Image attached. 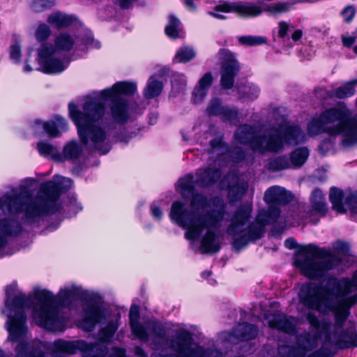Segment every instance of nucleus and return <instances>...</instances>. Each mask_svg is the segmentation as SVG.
Returning <instances> with one entry per match:
<instances>
[{
  "label": "nucleus",
  "instance_id": "61",
  "mask_svg": "<svg viewBox=\"0 0 357 357\" xmlns=\"http://www.w3.org/2000/svg\"><path fill=\"white\" fill-rule=\"evenodd\" d=\"M218 54L221 56H227L228 55V52L227 50H225V49H221Z\"/></svg>",
  "mask_w": 357,
  "mask_h": 357
},
{
  "label": "nucleus",
  "instance_id": "9",
  "mask_svg": "<svg viewBox=\"0 0 357 357\" xmlns=\"http://www.w3.org/2000/svg\"><path fill=\"white\" fill-rule=\"evenodd\" d=\"M356 104L357 106V98ZM307 130L310 136L322 132L340 135L342 146L349 148L357 144V114L352 115L346 105H340L324 111L319 117L313 118L307 124Z\"/></svg>",
  "mask_w": 357,
  "mask_h": 357
},
{
  "label": "nucleus",
  "instance_id": "49",
  "mask_svg": "<svg viewBox=\"0 0 357 357\" xmlns=\"http://www.w3.org/2000/svg\"><path fill=\"white\" fill-rule=\"evenodd\" d=\"M289 24L285 22H280L278 23V37L284 39L288 33Z\"/></svg>",
  "mask_w": 357,
  "mask_h": 357
},
{
  "label": "nucleus",
  "instance_id": "13",
  "mask_svg": "<svg viewBox=\"0 0 357 357\" xmlns=\"http://www.w3.org/2000/svg\"><path fill=\"white\" fill-rule=\"evenodd\" d=\"M107 317L106 308L100 298L91 296L84 303L82 326L85 331H92L98 323Z\"/></svg>",
  "mask_w": 357,
  "mask_h": 357
},
{
  "label": "nucleus",
  "instance_id": "46",
  "mask_svg": "<svg viewBox=\"0 0 357 357\" xmlns=\"http://www.w3.org/2000/svg\"><path fill=\"white\" fill-rule=\"evenodd\" d=\"M290 4L288 3H277L269 6L266 10L271 13H284L289 10Z\"/></svg>",
  "mask_w": 357,
  "mask_h": 357
},
{
  "label": "nucleus",
  "instance_id": "59",
  "mask_svg": "<svg viewBox=\"0 0 357 357\" xmlns=\"http://www.w3.org/2000/svg\"><path fill=\"white\" fill-rule=\"evenodd\" d=\"M211 272L210 271H204L202 273L203 278L208 279L209 276H211Z\"/></svg>",
  "mask_w": 357,
  "mask_h": 357
},
{
  "label": "nucleus",
  "instance_id": "4",
  "mask_svg": "<svg viewBox=\"0 0 357 357\" xmlns=\"http://www.w3.org/2000/svg\"><path fill=\"white\" fill-rule=\"evenodd\" d=\"M72 185L70 178L54 176L53 181L41 184L35 197L22 186L13 188L11 193H5L0 197V209L10 214L23 213L25 223L38 226L47 216L61 212L63 208L58 200Z\"/></svg>",
  "mask_w": 357,
  "mask_h": 357
},
{
  "label": "nucleus",
  "instance_id": "20",
  "mask_svg": "<svg viewBox=\"0 0 357 357\" xmlns=\"http://www.w3.org/2000/svg\"><path fill=\"white\" fill-rule=\"evenodd\" d=\"M83 155L82 144L77 140H71L64 145L62 152H59V155H56V158L59 162L68 161L77 164L80 162Z\"/></svg>",
  "mask_w": 357,
  "mask_h": 357
},
{
  "label": "nucleus",
  "instance_id": "54",
  "mask_svg": "<svg viewBox=\"0 0 357 357\" xmlns=\"http://www.w3.org/2000/svg\"><path fill=\"white\" fill-rule=\"evenodd\" d=\"M284 245L289 249H294L296 248V242L293 238H289L285 241Z\"/></svg>",
  "mask_w": 357,
  "mask_h": 357
},
{
  "label": "nucleus",
  "instance_id": "23",
  "mask_svg": "<svg viewBox=\"0 0 357 357\" xmlns=\"http://www.w3.org/2000/svg\"><path fill=\"white\" fill-rule=\"evenodd\" d=\"M221 170L215 167L199 168L196 172V185L208 187L213 185L221 176Z\"/></svg>",
  "mask_w": 357,
  "mask_h": 357
},
{
  "label": "nucleus",
  "instance_id": "25",
  "mask_svg": "<svg viewBox=\"0 0 357 357\" xmlns=\"http://www.w3.org/2000/svg\"><path fill=\"white\" fill-rule=\"evenodd\" d=\"M213 77L211 73H205L199 80L197 86L192 92V101L196 103H200L206 97L208 89L212 84Z\"/></svg>",
  "mask_w": 357,
  "mask_h": 357
},
{
  "label": "nucleus",
  "instance_id": "3",
  "mask_svg": "<svg viewBox=\"0 0 357 357\" xmlns=\"http://www.w3.org/2000/svg\"><path fill=\"white\" fill-rule=\"evenodd\" d=\"M192 196L190 205L195 211L204 210L209 206V203L216 206L217 209H211L199 215H196L192 210H190L180 201L174 202L172 204L169 218L172 222L183 229H186L185 237L188 240L194 241L200 237L204 231L200 243V250L203 254L218 252L220 249L219 239L215 234L224 216V202L219 197H212L210 200L202 195L196 193Z\"/></svg>",
  "mask_w": 357,
  "mask_h": 357
},
{
  "label": "nucleus",
  "instance_id": "11",
  "mask_svg": "<svg viewBox=\"0 0 357 357\" xmlns=\"http://www.w3.org/2000/svg\"><path fill=\"white\" fill-rule=\"evenodd\" d=\"M340 263L341 259L335 252L314 244L305 246L294 260L302 274L311 279H321Z\"/></svg>",
  "mask_w": 357,
  "mask_h": 357
},
{
  "label": "nucleus",
  "instance_id": "58",
  "mask_svg": "<svg viewBox=\"0 0 357 357\" xmlns=\"http://www.w3.org/2000/svg\"><path fill=\"white\" fill-rule=\"evenodd\" d=\"M158 117V114L157 112H151L149 114V123L153 125L156 123Z\"/></svg>",
  "mask_w": 357,
  "mask_h": 357
},
{
  "label": "nucleus",
  "instance_id": "34",
  "mask_svg": "<svg viewBox=\"0 0 357 357\" xmlns=\"http://www.w3.org/2000/svg\"><path fill=\"white\" fill-rule=\"evenodd\" d=\"M268 170L279 172L291 168L289 159L286 155H280L271 159L267 165Z\"/></svg>",
  "mask_w": 357,
  "mask_h": 357
},
{
  "label": "nucleus",
  "instance_id": "2",
  "mask_svg": "<svg viewBox=\"0 0 357 357\" xmlns=\"http://www.w3.org/2000/svg\"><path fill=\"white\" fill-rule=\"evenodd\" d=\"M136 91L135 83L119 82L102 90L99 98L86 101L82 111L73 102L68 105L69 115L86 149L105 155L112 142L127 144L136 137L135 131L123 126L129 119L128 102L123 96H131Z\"/></svg>",
  "mask_w": 357,
  "mask_h": 357
},
{
  "label": "nucleus",
  "instance_id": "39",
  "mask_svg": "<svg viewBox=\"0 0 357 357\" xmlns=\"http://www.w3.org/2000/svg\"><path fill=\"white\" fill-rule=\"evenodd\" d=\"M238 41L242 45L256 46L266 43V39L263 36H245L240 37Z\"/></svg>",
  "mask_w": 357,
  "mask_h": 357
},
{
  "label": "nucleus",
  "instance_id": "17",
  "mask_svg": "<svg viewBox=\"0 0 357 357\" xmlns=\"http://www.w3.org/2000/svg\"><path fill=\"white\" fill-rule=\"evenodd\" d=\"M211 154H215L222 159L228 155L234 162H240L245 158V151L239 147H236L231 151H229L227 145L222 141V137H218L214 138L210 142Z\"/></svg>",
  "mask_w": 357,
  "mask_h": 357
},
{
  "label": "nucleus",
  "instance_id": "44",
  "mask_svg": "<svg viewBox=\"0 0 357 357\" xmlns=\"http://www.w3.org/2000/svg\"><path fill=\"white\" fill-rule=\"evenodd\" d=\"M51 30L50 27L45 24H41L38 26L36 37L39 41H44L50 36Z\"/></svg>",
  "mask_w": 357,
  "mask_h": 357
},
{
  "label": "nucleus",
  "instance_id": "16",
  "mask_svg": "<svg viewBox=\"0 0 357 357\" xmlns=\"http://www.w3.org/2000/svg\"><path fill=\"white\" fill-rule=\"evenodd\" d=\"M32 126L36 131L42 128L52 138L61 137L68 129L66 120L59 115L54 116L51 120L46 122L35 120Z\"/></svg>",
  "mask_w": 357,
  "mask_h": 357
},
{
  "label": "nucleus",
  "instance_id": "10",
  "mask_svg": "<svg viewBox=\"0 0 357 357\" xmlns=\"http://www.w3.org/2000/svg\"><path fill=\"white\" fill-rule=\"evenodd\" d=\"M146 328H149L153 335V344L157 349L165 346L176 354L165 355L153 354L151 357H222V353L217 349H205L203 347L195 342L192 333L184 328L176 331L172 339L167 337L165 327L160 322L150 321L146 323Z\"/></svg>",
  "mask_w": 357,
  "mask_h": 357
},
{
  "label": "nucleus",
  "instance_id": "50",
  "mask_svg": "<svg viewBox=\"0 0 357 357\" xmlns=\"http://www.w3.org/2000/svg\"><path fill=\"white\" fill-rule=\"evenodd\" d=\"M151 215L157 220H160L162 217V211L160 207L152 204L151 206Z\"/></svg>",
  "mask_w": 357,
  "mask_h": 357
},
{
  "label": "nucleus",
  "instance_id": "6",
  "mask_svg": "<svg viewBox=\"0 0 357 357\" xmlns=\"http://www.w3.org/2000/svg\"><path fill=\"white\" fill-rule=\"evenodd\" d=\"M234 140L243 145H249L257 153H278L283 151L285 144L298 145L306 140V135L298 126L280 125L278 128L265 130L257 135V127L247 123L239 126L234 135Z\"/></svg>",
  "mask_w": 357,
  "mask_h": 357
},
{
  "label": "nucleus",
  "instance_id": "47",
  "mask_svg": "<svg viewBox=\"0 0 357 357\" xmlns=\"http://www.w3.org/2000/svg\"><path fill=\"white\" fill-rule=\"evenodd\" d=\"M333 248L335 251L343 255H347L349 250V243L342 241H337L333 243Z\"/></svg>",
  "mask_w": 357,
  "mask_h": 357
},
{
  "label": "nucleus",
  "instance_id": "8",
  "mask_svg": "<svg viewBox=\"0 0 357 357\" xmlns=\"http://www.w3.org/2000/svg\"><path fill=\"white\" fill-rule=\"evenodd\" d=\"M100 47V43L94 42L91 33L78 36L61 33L54 38V45L45 43L38 50L39 68L45 73H61L68 68L70 62L68 54L69 52L84 51L89 47Z\"/></svg>",
  "mask_w": 357,
  "mask_h": 357
},
{
  "label": "nucleus",
  "instance_id": "19",
  "mask_svg": "<svg viewBox=\"0 0 357 357\" xmlns=\"http://www.w3.org/2000/svg\"><path fill=\"white\" fill-rule=\"evenodd\" d=\"M206 112L209 116H219L224 121H228L232 123H236L239 121V114L237 108L222 106L220 100L218 98L211 100Z\"/></svg>",
  "mask_w": 357,
  "mask_h": 357
},
{
  "label": "nucleus",
  "instance_id": "63",
  "mask_svg": "<svg viewBox=\"0 0 357 357\" xmlns=\"http://www.w3.org/2000/svg\"><path fill=\"white\" fill-rule=\"evenodd\" d=\"M210 15L214 16L215 17L219 18V19H223V16L222 15H220L216 13L210 12Z\"/></svg>",
  "mask_w": 357,
  "mask_h": 357
},
{
  "label": "nucleus",
  "instance_id": "53",
  "mask_svg": "<svg viewBox=\"0 0 357 357\" xmlns=\"http://www.w3.org/2000/svg\"><path fill=\"white\" fill-rule=\"evenodd\" d=\"M69 208V211H73V214H76L79 211H80L82 208L80 206H78V204L76 202V200H73L70 202V205L68 206Z\"/></svg>",
  "mask_w": 357,
  "mask_h": 357
},
{
  "label": "nucleus",
  "instance_id": "41",
  "mask_svg": "<svg viewBox=\"0 0 357 357\" xmlns=\"http://www.w3.org/2000/svg\"><path fill=\"white\" fill-rule=\"evenodd\" d=\"M337 136V135H329L328 138L325 139L321 142L319 149L322 154H326L334 149L335 144V137Z\"/></svg>",
  "mask_w": 357,
  "mask_h": 357
},
{
  "label": "nucleus",
  "instance_id": "29",
  "mask_svg": "<svg viewBox=\"0 0 357 357\" xmlns=\"http://www.w3.org/2000/svg\"><path fill=\"white\" fill-rule=\"evenodd\" d=\"M162 82L151 76L146 84V86L144 90V96L147 99H152L158 96L162 90Z\"/></svg>",
  "mask_w": 357,
  "mask_h": 357
},
{
  "label": "nucleus",
  "instance_id": "56",
  "mask_svg": "<svg viewBox=\"0 0 357 357\" xmlns=\"http://www.w3.org/2000/svg\"><path fill=\"white\" fill-rule=\"evenodd\" d=\"M302 36H303L302 31L300 29H297V30L294 31V32L292 33L291 38L294 42H296L301 38Z\"/></svg>",
  "mask_w": 357,
  "mask_h": 357
},
{
  "label": "nucleus",
  "instance_id": "33",
  "mask_svg": "<svg viewBox=\"0 0 357 357\" xmlns=\"http://www.w3.org/2000/svg\"><path fill=\"white\" fill-rule=\"evenodd\" d=\"M330 201L333 205V208L340 213H344L346 209L343 204V192L342 190L333 187L330 190Z\"/></svg>",
  "mask_w": 357,
  "mask_h": 357
},
{
  "label": "nucleus",
  "instance_id": "24",
  "mask_svg": "<svg viewBox=\"0 0 357 357\" xmlns=\"http://www.w3.org/2000/svg\"><path fill=\"white\" fill-rule=\"evenodd\" d=\"M139 307L136 305H132L129 312V319L132 332L139 340L147 341L149 340V333L146 326L139 322Z\"/></svg>",
  "mask_w": 357,
  "mask_h": 357
},
{
  "label": "nucleus",
  "instance_id": "60",
  "mask_svg": "<svg viewBox=\"0 0 357 357\" xmlns=\"http://www.w3.org/2000/svg\"><path fill=\"white\" fill-rule=\"evenodd\" d=\"M325 92H326L325 90L321 89H315V93H316L317 96H319L321 97V93H324Z\"/></svg>",
  "mask_w": 357,
  "mask_h": 357
},
{
  "label": "nucleus",
  "instance_id": "35",
  "mask_svg": "<svg viewBox=\"0 0 357 357\" xmlns=\"http://www.w3.org/2000/svg\"><path fill=\"white\" fill-rule=\"evenodd\" d=\"M309 156V151L306 147H302L296 149L290 155V162L291 167H301L306 161Z\"/></svg>",
  "mask_w": 357,
  "mask_h": 357
},
{
  "label": "nucleus",
  "instance_id": "12",
  "mask_svg": "<svg viewBox=\"0 0 357 357\" xmlns=\"http://www.w3.org/2000/svg\"><path fill=\"white\" fill-rule=\"evenodd\" d=\"M120 319V314L116 313L107 325L99 331L98 337L100 343H88L83 340L74 341L58 340L53 343V349L55 351L68 354L80 351L84 357H103L107 353L105 344L111 342L119 328Z\"/></svg>",
  "mask_w": 357,
  "mask_h": 357
},
{
  "label": "nucleus",
  "instance_id": "38",
  "mask_svg": "<svg viewBox=\"0 0 357 357\" xmlns=\"http://www.w3.org/2000/svg\"><path fill=\"white\" fill-rule=\"evenodd\" d=\"M354 93L355 89L353 87L352 83H349V82L333 91V96L340 99L352 96Z\"/></svg>",
  "mask_w": 357,
  "mask_h": 357
},
{
  "label": "nucleus",
  "instance_id": "37",
  "mask_svg": "<svg viewBox=\"0 0 357 357\" xmlns=\"http://www.w3.org/2000/svg\"><path fill=\"white\" fill-rule=\"evenodd\" d=\"M195 55L196 52L193 48L181 47L177 50L174 61L178 63H187L195 58Z\"/></svg>",
  "mask_w": 357,
  "mask_h": 357
},
{
  "label": "nucleus",
  "instance_id": "43",
  "mask_svg": "<svg viewBox=\"0 0 357 357\" xmlns=\"http://www.w3.org/2000/svg\"><path fill=\"white\" fill-rule=\"evenodd\" d=\"M54 5V0H33L31 8L35 12H42Z\"/></svg>",
  "mask_w": 357,
  "mask_h": 357
},
{
  "label": "nucleus",
  "instance_id": "7",
  "mask_svg": "<svg viewBox=\"0 0 357 357\" xmlns=\"http://www.w3.org/2000/svg\"><path fill=\"white\" fill-rule=\"evenodd\" d=\"M80 291L74 284L61 288L56 295L46 289L36 291L31 314L34 323L50 331H63L68 319L64 310Z\"/></svg>",
  "mask_w": 357,
  "mask_h": 357
},
{
  "label": "nucleus",
  "instance_id": "32",
  "mask_svg": "<svg viewBox=\"0 0 357 357\" xmlns=\"http://www.w3.org/2000/svg\"><path fill=\"white\" fill-rule=\"evenodd\" d=\"M165 33L169 38H177L183 36V31L181 27V22L175 16L170 15L169 22L165 26Z\"/></svg>",
  "mask_w": 357,
  "mask_h": 357
},
{
  "label": "nucleus",
  "instance_id": "30",
  "mask_svg": "<svg viewBox=\"0 0 357 357\" xmlns=\"http://www.w3.org/2000/svg\"><path fill=\"white\" fill-rule=\"evenodd\" d=\"M240 98L247 100H255L260 93V89L253 83H247L238 88Z\"/></svg>",
  "mask_w": 357,
  "mask_h": 357
},
{
  "label": "nucleus",
  "instance_id": "57",
  "mask_svg": "<svg viewBox=\"0 0 357 357\" xmlns=\"http://www.w3.org/2000/svg\"><path fill=\"white\" fill-rule=\"evenodd\" d=\"M307 319L309 320L310 323L313 326H317L319 324V320L317 317L312 314V313H309L307 314Z\"/></svg>",
  "mask_w": 357,
  "mask_h": 357
},
{
  "label": "nucleus",
  "instance_id": "62",
  "mask_svg": "<svg viewBox=\"0 0 357 357\" xmlns=\"http://www.w3.org/2000/svg\"><path fill=\"white\" fill-rule=\"evenodd\" d=\"M32 70V68L28 63H26L24 67V72H31Z\"/></svg>",
  "mask_w": 357,
  "mask_h": 357
},
{
  "label": "nucleus",
  "instance_id": "21",
  "mask_svg": "<svg viewBox=\"0 0 357 357\" xmlns=\"http://www.w3.org/2000/svg\"><path fill=\"white\" fill-rule=\"evenodd\" d=\"M239 70V66L236 60L230 56L222 63L221 85L224 89H231L234 82V77Z\"/></svg>",
  "mask_w": 357,
  "mask_h": 357
},
{
  "label": "nucleus",
  "instance_id": "15",
  "mask_svg": "<svg viewBox=\"0 0 357 357\" xmlns=\"http://www.w3.org/2000/svg\"><path fill=\"white\" fill-rule=\"evenodd\" d=\"M220 186L228 190V197L231 202L241 199L248 190V183L241 180L236 172H229L220 181Z\"/></svg>",
  "mask_w": 357,
  "mask_h": 357
},
{
  "label": "nucleus",
  "instance_id": "64",
  "mask_svg": "<svg viewBox=\"0 0 357 357\" xmlns=\"http://www.w3.org/2000/svg\"><path fill=\"white\" fill-rule=\"evenodd\" d=\"M58 227H59V225H56V226H54V227H53V226H49V227L47 228V229L48 231H53V230H55Z\"/></svg>",
  "mask_w": 357,
  "mask_h": 357
},
{
  "label": "nucleus",
  "instance_id": "22",
  "mask_svg": "<svg viewBox=\"0 0 357 357\" xmlns=\"http://www.w3.org/2000/svg\"><path fill=\"white\" fill-rule=\"evenodd\" d=\"M222 7L224 11H236L241 15L248 17H255L259 16L262 13V9L259 5L248 2L225 3Z\"/></svg>",
  "mask_w": 357,
  "mask_h": 357
},
{
  "label": "nucleus",
  "instance_id": "5",
  "mask_svg": "<svg viewBox=\"0 0 357 357\" xmlns=\"http://www.w3.org/2000/svg\"><path fill=\"white\" fill-rule=\"evenodd\" d=\"M264 199L268 208L259 210L252 221V204H242L231 214L226 232L233 238L232 245L236 250L264 237L266 226L275 223L280 215L278 206L289 203L291 195L284 188L274 185L266 190Z\"/></svg>",
  "mask_w": 357,
  "mask_h": 357
},
{
  "label": "nucleus",
  "instance_id": "31",
  "mask_svg": "<svg viewBox=\"0 0 357 357\" xmlns=\"http://www.w3.org/2000/svg\"><path fill=\"white\" fill-rule=\"evenodd\" d=\"M312 210L316 213L325 215L327 211V205L325 202L323 192L319 190H314L311 195Z\"/></svg>",
  "mask_w": 357,
  "mask_h": 357
},
{
  "label": "nucleus",
  "instance_id": "55",
  "mask_svg": "<svg viewBox=\"0 0 357 357\" xmlns=\"http://www.w3.org/2000/svg\"><path fill=\"white\" fill-rule=\"evenodd\" d=\"M183 3L189 10L193 11L196 9L193 0H183Z\"/></svg>",
  "mask_w": 357,
  "mask_h": 357
},
{
  "label": "nucleus",
  "instance_id": "45",
  "mask_svg": "<svg viewBox=\"0 0 357 357\" xmlns=\"http://www.w3.org/2000/svg\"><path fill=\"white\" fill-rule=\"evenodd\" d=\"M356 14V8L354 6H347L341 12V15L345 22H350L354 19Z\"/></svg>",
  "mask_w": 357,
  "mask_h": 357
},
{
  "label": "nucleus",
  "instance_id": "48",
  "mask_svg": "<svg viewBox=\"0 0 357 357\" xmlns=\"http://www.w3.org/2000/svg\"><path fill=\"white\" fill-rule=\"evenodd\" d=\"M10 56L16 63H19L21 57L20 47L17 43L10 46Z\"/></svg>",
  "mask_w": 357,
  "mask_h": 357
},
{
  "label": "nucleus",
  "instance_id": "40",
  "mask_svg": "<svg viewBox=\"0 0 357 357\" xmlns=\"http://www.w3.org/2000/svg\"><path fill=\"white\" fill-rule=\"evenodd\" d=\"M345 202L349 208L351 219L357 222V192L348 196Z\"/></svg>",
  "mask_w": 357,
  "mask_h": 357
},
{
  "label": "nucleus",
  "instance_id": "14",
  "mask_svg": "<svg viewBox=\"0 0 357 357\" xmlns=\"http://www.w3.org/2000/svg\"><path fill=\"white\" fill-rule=\"evenodd\" d=\"M22 231V227L18 220L12 218H0V257L8 255L4 252L5 248L10 240L18 236Z\"/></svg>",
  "mask_w": 357,
  "mask_h": 357
},
{
  "label": "nucleus",
  "instance_id": "52",
  "mask_svg": "<svg viewBox=\"0 0 357 357\" xmlns=\"http://www.w3.org/2000/svg\"><path fill=\"white\" fill-rule=\"evenodd\" d=\"M342 43L344 46L347 47H351L356 41V37L354 36H342Z\"/></svg>",
  "mask_w": 357,
  "mask_h": 357
},
{
  "label": "nucleus",
  "instance_id": "18",
  "mask_svg": "<svg viewBox=\"0 0 357 357\" xmlns=\"http://www.w3.org/2000/svg\"><path fill=\"white\" fill-rule=\"evenodd\" d=\"M265 321L270 328L287 334L294 335L296 331L297 321L292 317L282 314H270L265 317Z\"/></svg>",
  "mask_w": 357,
  "mask_h": 357
},
{
  "label": "nucleus",
  "instance_id": "36",
  "mask_svg": "<svg viewBox=\"0 0 357 357\" xmlns=\"http://www.w3.org/2000/svg\"><path fill=\"white\" fill-rule=\"evenodd\" d=\"M36 148L40 155L44 157L51 156L54 160L58 161L56 155H59V152L56 147L52 144L45 141H40L37 143Z\"/></svg>",
  "mask_w": 357,
  "mask_h": 357
},
{
  "label": "nucleus",
  "instance_id": "27",
  "mask_svg": "<svg viewBox=\"0 0 357 357\" xmlns=\"http://www.w3.org/2000/svg\"><path fill=\"white\" fill-rule=\"evenodd\" d=\"M47 22L54 27L61 29L73 24L77 22V18L74 15L57 12L49 15Z\"/></svg>",
  "mask_w": 357,
  "mask_h": 357
},
{
  "label": "nucleus",
  "instance_id": "1",
  "mask_svg": "<svg viewBox=\"0 0 357 357\" xmlns=\"http://www.w3.org/2000/svg\"><path fill=\"white\" fill-rule=\"evenodd\" d=\"M357 271L352 278L331 277L324 285L305 282L298 292L300 302L309 309L324 314L333 312L334 324L324 328L319 335L303 333L298 335V347L282 345L278 347L281 357H331L335 352L322 347L305 356V351L318 347L319 339L324 346L336 350L357 347V332L352 328L343 329L350 315V309L357 303Z\"/></svg>",
  "mask_w": 357,
  "mask_h": 357
},
{
  "label": "nucleus",
  "instance_id": "42",
  "mask_svg": "<svg viewBox=\"0 0 357 357\" xmlns=\"http://www.w3.org/2000/svg\"><path fill=\"white\" fill-rule=\"evenodd\" d=\"M172 86L178 91L183 90L187 84V78L181 73H174L172 79Z\"/></svg>",
  "mask_w": 357,
  "mask_h": 357
},
{
  "label": "nucleus",
  "instance_id": "51",
  "mask_svg": "<svg viewBox=\"0 0 357 357\" xmlns=\"http://www.w3.org/2000/svg\"><path fill=\"white\" fill-rule=\"evenodd\" d=\"M109 357H126V350L122 348L114 347Z\"/></svg>",
  "mask_w": 357,
  "mask_h": 357
},
{
  "label": "nucleus",
  "instance_id": "26",
  "mask_svg": "<svg viewBox=\"0 0 357 357\" xmlns=\"http://www.w3.org/2000/svg\"><path fill=\"white\" fill-rule=\"evenodd\" d=\"M257 326L248 323L239 324L233 330L234 336L240 340H248L255 338L258 335Z\"/></svg>",
  "mask_w": 357,
  "mask_h": 357
},
{
  "label": "nucleus",
  "instance_id": "28",
  "mask_svg": "<svg viewBox=\"0 0 357 357\" xmlns=\"http://www.w3.org/2000/svg\"><path fill=\"white\" fill-rule=\"evenodd\" d=\"M195 184V179L192 174H188L178 180V188L183 198H188L193 195Z\"/></svg>",
  "mask_w": 357,
  "mask_h": 357
}]
</instances>
